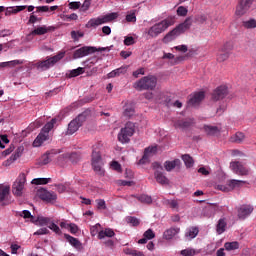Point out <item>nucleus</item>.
Returning a JSON list of instances; mask_svg holds the SVG:
<instances>
[{
	"instance_id": "obj_62",
	"label": "nucleus",
	"mask_w": 256,
	"mask_h": 256,
	"mask_svg": "<svg viewBox=\"0 0 256 256\" xmlns=\"http://www.w3.org/2000/svg\"><path fill=\"white\" fill-rule=\"evenodd\" d=\"M17 65H23V60L8 61V67H17Z\"/></svg>"
},
{
	"instance_id": "obj_61",
	"label": "nucleus",
	"mask_w": 256,
	"mask_h": 256,
	"mask_svg": "<svg viewBox=\"0 0 256 256\" xmlns=\"http://www.w3.org/2000/svg\"><path fill=\"white\" fill-rule=\"evenodd\" d=\"M68 229L72 235H75V233H78L79 231V227L75 223H71Z\"/></svg>"
},
{
	"instance_id": "obj_28",
	"label": "nucleus",
	"mask_w": 256,
	"mask_h": 256,
	"mask_svg": "<svg viewBox=\"0 0 256 256\" xmlns=\"http://www.w3.org/2000/svg\"><path fill=\"white\" fill-rule=\"evenodd\" d=\"M63 159H69L71 163H77L81 156L77 152L65 153L62 155Z\"/></svg>"
},
{
	"instance_id": "obj_53",
	"label": "nucleus",
	"mask_w": 256,
	"mask_h": 256,
	"mask_svg": "<svg viewBox=\"0 0 256 256\" xmlns=\"http://www.w3.org/2000/svg\"><path fill=\"white\" fill-rule=\"evenodd\" d=\"M37 222L39 223V225H49V223H51V219L47 217L39 216L37 218Z\"/></svg>"
},
{
	"instance_id": "obj_18",
	"label": "nucleus",
	"mask_w": 256,
	"mask_h": 256,
	"mask_svg": "<svg viewBox=\"0 0 256 256\" xmlns=\"http://www.w3.org/2000/svg\"><path fill=\"white\" fill-rule=\"evenodd\" d=\"M151 153H157V146L145 148L144 155L142 159L139 160V165H145V163L149 161V155H151Z\"/></svg>"
},
{
	"instance_id": "obj_49",
	"label": "nucleus",
	"mask_w": 256,
	"mask_h": 256,
	"mask_svg": "<svg viewBox=\"0 0 256 256\" xmlns=\"http://www.w3.org/2000/svg\"><path fill=\"white\" fill-rule=\"evenodd\" d=\"M127 223H130L132 227H139V224L141 223L138 218L130 216L126 219Z\"/></svg>"
},
{
	"instance_id": "obj_43",
	"label": "nucleus",
	"mask_w": 256,
	"mask_h": 256,
	"mask_svg": "<svg viewBox=\"0 0 256 256\" xmlns=\"http://www.w3.org/2000/svg\"><path fill=\"white\" fill-rule=\"evenodd\" d=\"M53 157L52 152H48L41 157V165H48V163H51V159Z\"/></svg>"
},
{
	"instance_id": "obj_4",
	"label": "nucleus",
	"mask_w": 256,
	"mask_h": 256,
	"mask_svg": "<svg viewBox=\"0 0 256 256\" xmlns=\"http://www.w3.org/2000/svg\"><path fill=\"white\" fill-rule=\"evenodd\" d=\"M55 123H57L56 118L52 119L50 122L45 124L39 135L34 140L33 147H41V145H43V143H45V141L49 139V131H51V129L55 127Z\"/></svg>"
},
{
	"instance_id": "obj_26",
	"label": "nucleus",
	"mask_w": 256,
	"mask_h": 256,
	"mask_svg": "<svg viewBox=\"0 0 256 256\" xmlns=\"http://www.w3.org/2000/svg\"><path fill=\"white\" fill-rule=\"evenodd\" d=\"M225 229H227V220L221 218L216 225V232L218 235H222V233H225Z\"/></svg>"
},
{
	"instance_id": "obj_11",
	"label": "nucleus",
	"mask_w": 256,
	"mask_h": 256,
	"mask_svg": "<svg viewBox=\"0 0 256 256\" xmlns=\"http://www.w3.org/2000/svg\"><path fill=\"white\" fill-rule=\"evenodd\" d=\"M37 197L46 203H53V201L57 200V194L55 192H49L45 188L38 189Z\"/></svg>"
},
{
	"instance_id": "obj_2",
	"label": "nucleus",
	"mask_w": 256,
	"mask_h": 256,
	"mask_svg": "<svg viewBox=\"0 0 256 256\" xmlns=\"http://www.w3.org/2000/svg\"><path fill=\"white\" fill-rule=\"evenodd\" d=\"M157 87V77L153 75H148L134 84V89H137V91H153Z\"/></svg>"
},
{
	"instance_id": "obj_24",
	"label": "nucleus",
	"mask_w": 256,
	"mask_h": 256,
	"mask_svg": "<svg viewBox=\"0 0 256 256\" xmlns=\"http://www.w3.org/2000/svg\"><path fill=\"white\" fill-rule=\"evenodd\" d=\"M199 235V228L198 227H190L186 230L185 237L188 239V241H191V239H195Z\"/></svg>"
},
{
	"instance_id": "obj_37",
	"label": "nucleus",
	"mask_w": 256,
	"mask_h": 256,
	"mask_svg": "<svg viewBox=\"0 0 256 256\" xmlns=\"http://www.w3.org/2000/svg\"><path fill=\"white\" fill-rule=\"evenodd\" d=\"M137 199L140 201V203H146L147 205H151V203H153V198L147 194L137 196Z\"/></svg>"
},
{
	"instance_id": "obj_58",
	"label": "nucleus",
	"mask_w": 256,
	"mask_h": 256,
	"mask_svg": "<svg viewBox=\"0 0 256 256\" xmlns=\"http://www.w3.org/2000/svg\"><path fill=\"white\" fill-rule=\"evenodd\" d=\"M69 9H72V11H77L81 7V2H70L68 4Z\"/></svg>"
},
{
	"instance_id": "obj_10",
	"label": "nucleus",
	"mask_w": 256,
	"mask_h": 256,
	"mask_svg": "<svg viewBox=\"0 0 256 256\" xmlns=\"http://www.w3.org/2000/svg\"><path fill=\"white\" fill-rule=\"evenodd\" d=\"M85 121V115L80 114L68 124L67 135H73L79 131V127L83 125Z\"/></svg>"
},
{
	"instance_id": "obj_13",
	"label": "nucleus",
	"mask_w": 256,
	"mask_h": 256,
	"mask_svg": "<svg viewBox=\"0 0 256 256\" xmlns=\"http://www.w3.org/2000/svg\"><path fill=\"white\" fill-rule=\"evenodd\" d=\"M254 209L255 208L251 204L240 205L237 208V217H238V219H241L242 221L247 219V217H249L251 215V213H253Z\"/></svg>"
},
{
	"instance_id": "obj_35",
	"label": "nucleus",
	"mask_w": 256,
	"mask_h": 256,
	"mask_svg": "<svg viewBox=\"0 0 256 256\" xmlns=\"http://www.w3.org/2000/svg\"><path fill=\"white\" fill-rule=\"evenodd\" d=\"M135 114V108L131 104H126L124 106V116L125 117H133Z\"/></svg>"
},
{
	"instance_id": "obj_27",
	"label": "nucleus",
	"mask_w": 256,
	"mask_h": 256,
	"mask_svg": "<svg viewBox=\"0 0 256 256\" xmlns=\"http://www.w3.org/2000/svg\"><path fill=\"white\" fill-rule=\"evenodd\" d=\"M105 237H115V231L111 228H106L98 232V239H105Z\"/></svg>"
},
{
	"instance_id": "obj_23",
	"label": "nucleus",
	"mask_w": 256,
	"mask_h": 256,
	"mask_svg": "<svg viewBox=\"0 0 256 256\" xmlns=\"http://www.w3.org/2000/svg\"><path fill=\"white\" fill-rule=\"evenodd\" d=\"M181 165V160L179 159H175L173 161H166L164 163V169H166V171H173V169H175L176 167H180Z\"/></svg>"
},
{
	"instance_id": "obj_56",
	"label": "nucleus",
	"mask_w": 256,
	"mask_h": 256,
	"mask_svg": "<svg viewBox=\"0 0 256 256\" xmlns=\"http://www.w3.org/2000/svg\"><path fill=\"white\" fill-rule=\"evenodd\" d=\"M124 45L127 47L130 45H135V38H133V36H126L124 39Z\"/></svg>"
},
{
	"instance_id": "obj_9",
	"label": "nucleus",
	"mask_w": 256,
	"mask_h": 256,
	"mask_svg": "<svg viewBox=\"0 0 256 256\" xmlns=\"http://www.w3.org/2000/svg\"><path fill=\"white\" fill-rule=\"evenodd\" d=\"M25 183H27V176L25 173H21L12 185L13 195L21 197L23 195V189H25Z\"/></svg>"
},
{
	"instance_id": "obj_21",
	"label": "nucleus",
	"mask_w": 256,
	"mask_h": 256,
	"mask_svg": "<svg viewBox=\"0 0 256 256\" xmlns=\"http://www.w3.org/2000/svg\"><path fill=\"white\" fill-rule=\"evenodd\" d=\"M127 66H122L118 69H115L113 71H111L110 73H108L107 77L108 79H113L114 77H119L120 75H125L127 73Z\"/></svg>"
},
{
	"instance_id": "obj_52",
	"label": "nucleus",
	"mask_w": 256,
	"mask_h": 256,
	"mask_svg": "<svg viewBox=\"0 0 256 256\" xmlns=\"http://www.w3.org/2000/svg\"><path fill=\"white\" fill-rule=\"evenodd\" d=\"M48 228L51 229V231H53L54 233H56V235H61V228H59V226H57V224L51 222L48 225Z\"/></svg>"
},
{
	"instance_id": "obj_20",
	"label": "nucleus",
	"mask_w": 256,
	"mask_h": 256,
	"mask_svg": "<svg viewBox=\"0 0 256 256\" xmlns=\"http://www.w3.org/2000/svg\"><path fill=\"white\" fill-rule=\"evenodd\" d=\"M179 231H181L180 228H169L163 233V239H166V241H171L175 235H178Z\"/></svg>"
},
{
	"instance_id": "obj_64",
	"label": "nucleus",
	"mask_w": 256,
	"mask_h": 256,
	"mask_svg": "<svg viewBox=\"0 0 256 256\" xmlns=\"http://www.w3.org/2000/svg\"><path fill=\"white\" fill-rule=\"evenodd\" d=\"M9 35H13V31L10 29L0 30V37H9Z\"/></svg>"
},
{
	"instance_id": "obj_17",
	"label": "nucleus",
	"mask_w": 256,
	"mask_h": 256,
	"mask_svg": "<svg viewBox=\"0 0 256 256\" xmlns=\"http://www.w3.org/2000/svg\"><path fill=\"white\" fill-rule=\"evenodd\" d=\"M105 23H109V20H107V16L104 15L102 17L98 18H92L88 21V25H86L87 28L89 27H99V25H103Z\"/></svg>"
},
{
	"instance_id": "obj_25",
	"label": "nucleus",
	"mask_w": 256,
	"mask_h": 256,
	"mask_svg": "<svg viewBox=\"0 0 256 256\" xmlns=\"http://www.w3.org/2000/svg\"><path fill=\"white\" fill-rule=\"evenodd\" d=\"M49 31H55V27L50 26L49 28H46L45 26H40L32 31L33 35H45L46 33H49Z\"/></svg>"
},
{
	"instance_id": "obj_6",
	"label": "nucleus",
	"mask_w": 256,
	"mask_h": 256,
	"mask_svg": "<svg viewBox=\"0 0 256 256\" xmlns=\"http://www.w3.org/2000/svg\"><path fill=\"white\" fill-rule=\"evenodd\" d=\"M65 57V51L59 52L57 55L53 57H48L46 60L40 61L36 64L37 69H41L42 71H47L50 67H53L56 63H59L61 59Z\"/></svg>"
},
{
	"instance_id": "obj_59",
	"label": "nucleus",
	"mask_w": 256,
	"mask_h": 256,
	"mask_svg": "<svg viewBox=\"0 0 256 256\" xmlns=\"http://www.w3.org/2000/svg\"><path fill=\"white\" fill-rule=\"evenodd\" d=\"M97 209H107V204L105 203V200L103 199H97Z\"/></svg>"
},
{
	"instance_id": "obj_40",
	"label": "nucleus",
	"mask_w": 256,
	"mask_h": 256,
	"mask_svg": "<svg viewBox=\"0 0 256 256\" xmlns=\"http://www.w3.org/2000/svg\"><path fill=\"white\" fill-rule=\"evenodd\" d=\"M50 181L51 178H35L32 180V185H47Z\"/></svg>"
},
{
	"instance_id": "obj_46",
	"label": "nucleus",
	"mask_w": 256,
	"mask_h": 256,
	"mask_svg": "<svg viewBox=\"0 0 256 256\" xmlns=\"http://www.w3.org/2000/svg\"><path fill=\"white\" fill-rule=\"evenodd\" d=\"M71 38L73 39V41H79V39H81V37L85 36V33L81 32V31H71L70 33Z\"/></svg>"
},
{
	"instance_id": "obj_55",
	"label": "nucleus",
	"mask_w": 256,
	"mask_h": 256,
	"mask_svg": "<svg viewBox=\"0 0 256 256\" xmlns=\"http://www.w3.org/2000/svg\"><path fill=\"white\" fill-rule=\"evenodd\" d=\"M119 17V13L112 12L109 14H106V19L108 20V23H111V21H115Z\"/></svg>"
},
{
	"instance_id": "obj_1",
	"label": "nucleus",
	"mask_w": 256,
	"mask_h": 256,
	"mask_svg": "<svg viewBox=\"0 0 256 256\" xmlns=\"http://www.w3.org/2000/svg\"><path fill=\"white\" fill-rule=\"evenodd\" d=\"M173 25H175V17L169 16L168 18L150 27L147 33L149 37H158L159 35H161V33L167 31V29H169V27Z\"/></svg>"
},
{
	"instance_id": "obj_44",
	"label": "nucleus",
	"mask_w": 256,
	"mask_h": 256,
	"mask_svg": "<svg viewBox=\"0 0 256 256\" xmlns=\"http://www.w3.org/2000/svg\"><path fill=\"white\" fill-rule=\"evenodd\" d=\"M124 253L126 255H131V256H145V254L139 250H135V249H130V248H126L124 250Z\"/></svg>"
},
{
	"instance_id": "obj_54",
	"label": "nucleus",
	"mask_w": 256,
	"mask_h": 256,
	"mask_svg": "<svg viewBox=\"0 0 256 256\" xmlns=\"http://www.w3.org/2000/svg\"><path fill=\"white\" fill-rule=\"evenodd\" d=\"M166 205H169L170 209H179V202L177 200H166Z\"/></svg>"
},
{
	"instance_id": "obj_57",
	"label": "nucleus",
	"mask_w": 256,
	"mask_h": 256,
	"mask_svg": "<svg viewBox=\"0 0 256 256\" xmlns=\"http://www.w3.org/2000/svg\"><path fill=\"white\" fill-rule=\"evenodd\" d=\"M36 12H33L30 15V18L28 20V25H35V23H37V21H41V19L37 18V16H35Z\"/></svg>"
},
{
	"instance_id": "obj_32",
	"label": "nucleus",
	"mask_w": 256,
	"mask_h": 256,
	"mask_svg": "<svg viewBox=\"0 0 256 256\" xmlns=\"http://www.w3.org/2000/svg\"><path fill=\"white\" fill-rule=\"evenodd\" d=\"M10 191H11V187H9V186H4V187L0 188V202L5 201V199H7V197H9Z\"/></svg>"
},
{
	"instance_id": "obj_16",
	"label": "nucleus",
	"mask_w": 256,
	"mask_h": 256,
	"mask_svg": "<svg viewBox=\"0 0 256 256\" xmlns=\"http://www.w3.org/2000/svg\"><path fill=\"white\" fill-rule=\"evenodd\" d=\"M204 99H205V92H196L188 100V105H192V107H195V105H199V103H201V101H203Z\"/></svg>"
},
{
	"instance_id": "obj_3",
	"label": "nucleus",
	"mask_w": 256,
	"mask_h": 256,
	"mask_svg": "<svg viewBox=\"0 0 256 256\" xmlns=\"http://www.w3.org/2000/svg\"><path fill=\"white\" fill-rule=\"evenodd\" d=\"M191 25H193V18H186L183 23L179 24L176 28H174L164 37V41H173V39L179 37L181 33H185L187 29H190Z\"/></svg>"
},
{
	"instance_id": "obj_39",
	"label": "nucleus",
	"mask_w": 256,
	"mask_h": 256,
	"mask_svg": "<svg viewBox=\"0 0 256 256\" xmlns=\"http://www.w3.org/2000/svg\"><path fill=\"white\" fill-rule=\"evenodd\" d=\"M60 19H62V21H77L79 16L76 13H72L70 15L61 14Z\"/></svg>"
},
{
	"instance_id": "obj_30",
	"label": "nucleus",
	"mask_w": 256,
	"mask_h": 256,
	"mask_svg": "<svg viewBox=\"0 0 256 256\" xmlns=\"http://www.w3.org/2000/svg\"><path fill=\"white\" fill-rule=\"evenodd\" d=\"M23 151H25V148L23 146L18 147L15 150L14 154H12L9 158L11 163H13L14 161H17L19 159V157H21V155H23Z\"/></svg>"
},
{
	"instance_id": "obj_63",
	"label": "nucleus",
	"mask_w": 256,
	"mask_h": 256,
	"mask_svg": "<svg viewBox=\"0 0 256 256\" xmlns=\"http://www.w3.org/2000/svg\"><path fill=\"white\" fill-rule=\"evenodd\" d=\"M19 13V8L16 7H8L6 10V15Z\"/></svg>"
},
{
	"instance_id": "obj_47",
	"label": "nucleus",
	"mask_w": 256,
	"mask_h": 256,
	"mask_svg": "<svg viewBox=\"0 0 256 256\" xmlns=\"http://www.w3.org/2000/svg\"><path fill=\"white\" fill-rule=\"evenodd\" d=\"M178 17H187V13H189V10L184 6H179L176 11Z\"/></svg>"
},
{
	"instance_id": "obj_7",
	"label": "nucleus",
	"mask_w": 256,
	"mask_h": 256,
	"mask_svg": "<svg viewBox=\"0 0 256 256\" xmlns=\"http://www.w3.org/2000/svg\"><path fill=\"white\" fill-rule=\"evenodd\" d=\"M91 163L93 170L97 175H105V170L103 169V159L101 158V152L97 149H93Z\"/></svg>"
},
{
	"instance_id": "obj_33",
	"label": "nucleus",
	"mask_w": 256,
	"mask_h": 256,
	"mask_svg": "<svg viewBox=\"0 0 256 256\" xmlns=\"http://www.w3.org/2000/svg\"><path fill=\"white\" fill-rule=\"evenodd\" d=\"M204 131L208 135H217L219 134V128L217 126L205 125Z\"/></svg>"
},
{
	"instance_id": "obj_29",
	"label": "nucleus",
	"mask_w": 256,
	"mask_h": 256,
	"mask_svg": "<svg viewBox=\"0 0 256 256\" xmlns=\"http://www.w3.org/2000/svg\"><path fill=\"white\" fill-rule=\"evenodd\" d=\"M230 141L231 143H241L242 141H245V134L243 132H236L231 136Z\"/></svg>"
},
{
	"instance_id": "obj_14",
	"label": "nucleus",
	"mask_w": 256,
	"mask_h": 256,
	"mask_svg": "<svg viewBox=\"0 0 256 256\" xmlns=\"http://www.w3.org/2000/svg\"><path fill=\"white\" fill-rule=\"evenodd\" d=\"M253 1L255 0H240L239 4L236 7V12L235 14L238 17H243L249 9H251V5H253Z\"/></svg>"
},
{
	"instance_id": "obj_15",
	"label": "nucleus",
	"mask_w": 256,
	"mask_h": 256,
	"mask_svg": "<svg viewBox=\"0 0 256 256\" xmlns=\"http://www.w3.org/2000/svg\"><path fill=\"white\" fill-rule=\"evenodd\" d=\"M228 93L227 86H219L212 93V101H221L227 97Z\"/></svg>"
},
{
	"instance_id": "obj_5",
	"label": "nucleus",
	"mask_w": 256,
	"mask_h": 256,
	"mask_svg": "<svg viewBox=\"0 0 256 256\" xmlns=\"http://www.w3.org/2000/svg\"><path fill=\"white\" fill-rule=\"evenodd\" d=\"M135 134V123L128 122L125 124L124 128H121L118 133V141L120 143H129L131 141L130 137Z\"/></svg>"
},
{
	"instance_id": "obj_19",
	"label": "nucleus",
	"mask_w": 256,
	"mask_h": 256,
	"mask_svg": "<svg viewBox=\"0 0 256 256\" xmlns=\"http://www.w3.org/2000/svg\"><path fill=\"white\" fill-rule=\"evenodd\" d=\"M154 177L160 185H169V178L163 174V172L156 170L154 172Z\"/></svg>"
},
{
	"instance_id": "obj_22",
	"label": "nucleus",
	"mask_w": 256,
	"mask_h": 256,
	"mask_svg": "<svg viewBox=\"0 0 256 256\" xmlns=\"http://www.w3.org/2000/svg\"><path fill=\"white\" fill-rule=\"evenodd\" d=\"M64 237L68 241V243H70V245H72V247H74L75 249H81L82 244L79 241V239H77L69 234H64Z\"/></svg>"
},
{
	"instance_id": "obj_42",
	"label": "nucleus",
	"mask_w": 256,
	"mask_h": 256,
	"mask_svg": "<svg viewBox=\"0 0 256 256\" xmlns=\"http://www.w3.org/2000/svg\"><path fill=\"white\" fill-rule=\"evenodd\" d=\"M199 253V251L193 249V248H186L184 250H181L180 255L182 256H195Z\"/></svg>"
},
{
	"instance_id": "obj_36",
	"label": "nucleus",
	"mask_w": 256,
	"mask_h": 256,
	"mask_svg": "<svg viewBox=\"0 0 256 256\" xmlns=\"http://www.w3.org/2000/svg\"><path fill=\"white\" fill-rule=\"evenodd\" d=\"M224 247H225L226 251H235V250L239 249V242H237V241L226 242L224 244Z\"/></svg>"
},
{
	"instance_id": "obj_38",
	"label": "nucleus",
	"mask_w": 256,
	"mask_h": 256,
	"mask_svg": "<svg viewBox=\"0 0 256 256\" xmlns=\"http://www.w3.org/2000/svg\"><path fill=\"white\" fill-rule=\"evenodd\" d=\"M242 27L245 29H256V20L255 19H249L242 22Z\"/></svg>"
},
{
	"instance_id": "obj_41",
	"label": "nucleus",
	"mask_w": 256,
	"mask_h": 256,
	"mask_svg": "<svg viewBox=\"0 0 256 256\" xmlns=\"http://www.w3.org/2000/svg\"><path fill=\"white\" fill-rule=\"evenodd\" d=\"M193 120H180L176 122V127H181V129H187V127H191Z\"/></svg>"
},
{
	"instance_id": "obj_12",
	"label": "nucleus",
	"mask_w": 256,
	"mask_h": 256,
	"mask_svg": "<svg viewBox=\"0 0 256 256\" xmlns=\"http://www.w3.org/2000/svg\"><path fill=\"white\" fill-rule=\"evenodd\" d=\"M230 169L235 173L236 175H240L242 177H245L249 175V168L247 166H244L239 161H234L230 163Z\"/></svg>"
},
{
	"instance_id": "obj_34",
	"label": "nucleus",
	"mask_w": 256,
	"mask_h": 256,
	"mask_svg": "<svg viewBox=\"0 0 256 256\" xmlns=\"http://www.w3.org/2000/svg\"><path fill=\"white\" fill-rule=\"evenodd\" d=\"M182 160L184 161L187 169H191V167L195 165V161H193V158L190 157L189 154L182 155Z\"/></svg>"
},
{
	"instance_id": "obj_45",
	"label": "nucleus",
	"mask_w": 256,
	"mask_h": 256,
	"mask_svg": "<svg viewBox=\"0 0 256 256\" xmlns=\"http://www.w3.org/2000/svg\"><path fill=\"white\" fill-rule=\"evenodd\" d=\"M83 73H85V68L78 67L77 69L70 71L69 77H79V75H83Z\"/></svg>"
},
{
	"instance_id": "obj_51",
	"label": "nucleus",
	"mask_w": 256,
	"mask_h": 256,
	"mask_svg": "<svg viewBox=\"0 0 256 256\" xmlns=\"http://www.w3.org/2000/svg\"><path fill=\"white\" fill-rule=\"evenodd\" d=\"M143 237L147 240L155 239V232L153 229H148L144 232Z\"/></svg>"
},
{
	"instance_id": "obj_60",
	"label": "nucleus",
	"mask_w": 256,
	"mask_h": 256,
	"mask_svg": "<svg viewBox=\"0 0 256 256\" xmlns=\"http://www.w3.org/2000/svg\"><path fill=\"white\" fill-rule=\"evenodd\" d=\"M35 13H49V6H37Z\"/></svg>"
},
{
	"instance_id": "obj_31",
	"label": "nucleus",
	"mask_w": 256,
	"mask_h": 256,
	"mask_svg": "<svg viewBox=\"0 0 256 256\" xmlns=\"http://www.w3.org/2000/svg\"><path fill=\"white\" fill-rule=\"evenodd\" d=\"M245 183H247V181L232 179L228 181V187H230V189H237L241 187V185H245Z\"/></svg>"
},
{
	"instance_id": "obj_50",
	"label": "nucleus",
	"mask_w": 256,
	"mask_h": 256,
	"mask_svg": "<svg viewBox=\"0 0 256 256\" xmlns=\"http://www.w3.org/2000/svg\"><path fill=\"white\" fill-rule=\"evenodd\" d=\"M229 55V53L223 52V50H221L220 53L218 54L217 61L223 63V61H227L229 59Z\"/></svg>"
},
{
	"instance_id": "obj_8",
	"label": "nucleus",
	"mask_w": 256,
	"mask_h": 256,
	"mask_svg": "<svg viewBox=\"0 0 256 256\" xmlns=\"http://www.w3.org/2000/svg\"><path fill=\"white\" fill-rule=\"evenodd\" d=\"M97 51H109V48H97L93 46H83L76 51H74L73 57L74 59H81L82 57H87V55H91L92 53H97Z\"/></svg>"
},
{
	"instance_id": "obj_48",
	"label": "nucleus",
	"mask_w": 256,
	"mask_h": 256,
	"mask_svg": "<svg viewBox=\"0 0 256 256\" xmlns=\"http://www.w3.org/2000/svg\"><path fill=\"white\" fill-rule=\"evenodd\" d=\"M221 51H222V53H228V55H231V51H233V43L227 42L222 47Z\"/></svg>"
}]
</instances>
